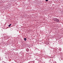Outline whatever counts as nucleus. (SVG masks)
I'll return each mask as SVG.
<instances>
[{"label":"nucleus","instance_id":"nucleus-1","mask_svg":"<svg viewBox=\"0 0 63 63\" xmlns=\"http://www.w3.org/2000/svg\"><path fill=\"white\" fill-rule=\"evenodd\" d=\"M54 21L56 22H58L59 21V20L57 19V18H55L54 19Z\"/></svg>","mask_w":63,"mask_h":63},{"label":"nucleus","instance_id":"nucleus-2","mask_svg":"<svg viewBox=\"0 0 63 63\" xmlns=\"http://www.w3.org/2000/svg\"><path fill=\"white\" fill-rule=\"evenodd\" d=\"M12 24H10L9 25V26H8V27H10V26H11V25Z\"/></svg>","mask_w":63,"mask_h":63},{"label":"nucleus","instance_id":"nucleus-3","mask_svg":"<svg viewBox=\"0 0 63 63\" xmlns=\"http://www.w3.org/2000/svg\"><path fill=\"white\" fill-rule=\"evenodd\" d=\"M24 40L25 41H26V38H24Z\"/></svg>","mask_w":63,"mask_h":63},{"label":"nucleus","instance_id":"nucleus-4","mask_svg":"<svg viewBox=\"0 0 63 63\" xmlns=\"http://www.w3.org/2000/svg\"><path fill=\"white\" fill-rule=\"evenodd\" d=\"M46 2H47V1H48V0H46Z\"/></svg>","mask_w":63,"mask_h":63}]
</instances>
